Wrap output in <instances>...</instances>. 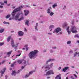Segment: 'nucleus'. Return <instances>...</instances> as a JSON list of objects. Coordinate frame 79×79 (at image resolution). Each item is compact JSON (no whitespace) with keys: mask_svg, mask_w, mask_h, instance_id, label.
I'll use <instances>...</instances> for the list:
<instances>
[{"mask_svg":"<svg viewBox=\"0 0 79 79\" xmlns=\"http://www.w3.org/2000/svg\"><path fill=\"white\" fill-rule=\"evenodd\" d=\"M27 29H26V28H25L24 29V32H27Z\"/></svg>","mask_w":79,"mask_h":79,"instance_id":"c03bdc74","label":"nucleus"},{"mask_svg":"<svg viewBox=\"0 0 79 79\" xmlns=\"http://www.w3.org/2000/svg\"><path fill=\"white\" fill-rule=\"evenodd\" d=\"M39 53V51L37 50H34L29 52L28 56L30 59H35Z\"/></svg>","mask_w":79,"mask_h":79,"instance_id":"f257e3e1","label":"nucleus"},{"mask_svg":"<svg viewBox=\"0 0 79 79\" xmlns=\"http://www.w3.org/2000/svg\"><path fill=\"white\" fill-rule=\"evenodd\" d=\"M46 52V50H44L43 51V52Z\"/></svg>","mask_w":79,"mask_h":79,"instance_id":"338daca9","label":"nucleus"},{"mask_svg":"<svg viewBox=\"0 0 79 79\" xmlns=\"http://www.w3.org/2000/svg\"><path fill=\"white\" fill-rule=\"evenodd\" d=\"M18 34L19 36L22 37V36H23V35H24V32L22 31H20L18 32Z\"/></svg>","mask_w":79,"mask_h":79,"instance_id":"9d476101","label":"nucleus"},{"mask_svg":"<svg viewBox=\"0 0 79 79\" xmlns=\"http://www.w3.org/2000/svg\"><path fill=\"white\" fill-rule=\"evenodd\" d=\"M54 72L53 71V70H51L48 71L46 73V75L48 76V75H50L51 74H53Z\"/></svg>","mask_w":79,"mask_h":79,"instance_id":"423d86ee","label":"nucleus"},{"mask_svg":"<svg viewBox=\"0 0 79 79\" xmlns=\"http://www.w3.org/2000/svg\"><path fill=\"white\" fill-rule=\"evenodd\" d=\"M62 32L61 31H60L59 32V34H62Z\"/></svg>","mask_w":79,"mask_h":79,"instance_id":"bf43d9fd","label":"nucleus"},{"mask_svg":"<svg viewBox=\"0 0 79 79\" xmlns=\"http://www.w3.org/2000/svg\"><path fill=\"white\" fill-rule=\"evenodd\" d=\"M70 31L72 33H77V27L73 25L71 27Z\"/></svg>","mask_w":79,"mask_h":79,"instance_id":"20e7f679","label":"nucleus"},{"mask_svg":"<svg viewBox=\"0 0 79 79\" xmlns=\"http://www.w3.org/2000/svg\"><path fill=\"white\" fill-rule=\"evenodd\" d=\"M69 69V67H66L64 68L62 70L63 71H64V72H65L66 71V70H68Z\"/></svg>","mask_w":79,"mask_h":79,"instance_id":"412c9836","label":"nucleus"},{"mask_svg":"<svg viewBox=\"0 0 79 79\" xmlns=\"http://www.w3.org/2000/svg\"><path fill=\"white\" fill-rule=\"evenodd\" d=\"M53 15H54V13L53 12H51L50 13V15L51 16H52Z\"/></svg>","mask_w":79,"mask_h":79,"instance_id":"7c9ffc66","label":"nucleus"},{"mask_svg":"<svg viewBox=\"0 0 79 79\" xmlns=\"http://www.w3.org/2000/svg\"><path fill=\"white\" fill-rule=\"evenodd\" d=\"M11 67H13V66H14V64H12L11 65Z\"/></svg>","mask_w":79,"mask_h":79,"instance_id":"6e6d98bb","label":"nucleus"},{"mask_svg":"<svg viewBox=\"0 0 79 79\" xmlns=\"http://www.w3.org/2000/svg\"><path fill=\"white\" fill-rule=\"evenodd\" d=\"M56 47H52V49H53V50H54V49H56Z\"/></svg>","mask_w":79,"mask_h":79,"instance_id":"79ce46f5","label":"nucleus"},{"mask_svg":"<svg viewBox=\"0 0 79 79\" xmlns=\"http://www.w3.org/2000/svg\"><path fill=\"white\" fill-rule=\"evenodd\" d=\"M3 23L4 24H10V23L9 22H7L5 21L4 22H3Z\"/></svg>","mask_w":79,"mask_h":79,"instance_id":"c9c22d12","label":"nucleus"},{"mask_svg":"<svg viewBox=\"0 0 79 79\" xmlns=\"http://www.w3.org/2000/svg\"><path fill=\"white\" fill-rule=\"evenodd\" d=\"M52 6L53 8H54V9H55V7H56V6H57V3H56L54 4Z\"/></svg>","mask_w":79,"mask_h":79,"instance_id":"b1692460","label":"nucleus"},{"mask_svg":"<svg viewBox=\"0 0 79 79\" xmlns=\"http://www.w3.org/2000/svg\"><path fill=\"white\" fill-rule=\"evenodd\" d=\"M28 44H26L25 45L24 47H25L26 48H27V47H28Z\"/></svg>","mask_w":79,"mask_h":79,"instance_id":"a18cd8bd","label":"nucleus"},{"mask_svg":"<svg viewBox=\"0 0 79 79\" xmlns=\"http://www.w3.org/2000/svg\"><path fill=\"white\" fill-rule=\"evenodd\" d=\"M0 8H3V6H0Z\"/></svg>","mask_w":79,"mask_h":79,"instance_id":"052dcab7","label":"nucleus"},{"mask_svg":"<svg viewBox=\"0 0 79 79\" xmlns=\"http://www.w3.org/2000/svg\"><path fill=\"white\" fill-rule=\"evenodd\" d=\"M29 50V47H27V48H26V51H27Z\"/></svg>","mask_w":79,"mask_h":79,"instance_id":"864d4df0","label":"nucleus"},{"mask_svg":"<svg viewBox=\"0 0 79 79\" xmlns=\"http://www.w3.org/2000/svg\"><path fill=\"white\" fill-rule=\"evenodd\" d=\"M5 60H3V61H2V63L3 64V63H5Z\"/></svg>","mask_w":79,"mask_h":79,"instance_id":"69168bd1","label":"nucleus"},{"mask_svg":"<svg viewBox=\"0 0 79 79\" xmlns=\"http://www.w3.org/2000/svg\"><path fill=\"white\" fill-rule=\"evenodd\" d=\"M29 20H27L25 22V25H27V26H29Z\"/></svg>","mask_w":79,"mask_h":79,"instance_id":"aec40b11","label":"nucleus"},{"mask_svg":"<svg viewBox=\"0 0 79 79\" xmlns=\"http://www.w3.org/2000/svg\"><path fill=\"white\" fill-rule=\"evenodd\" d=\"M73 76H75V77L76 78H77V76L76 75V74H73Z\"/></svg>","mask_w":79,"mask_h":79,"instance_id":"8fccbe9b","label":"nucleus"},{"mask_svg":"<svg viewBox=\"0 0 79 79\" xmlns=\"http://www.w3.org/2000/svg\"><path fill=\"white\" fill-rule=\"evenodd\" d=\"M6 68H4L1 71L0 73H1V76H3V74H4V73L5 72V70H6Z\"/></svg>","mask_w":79,"mask_h":79,"instance_id":"6e6552de","label":"nucleus"},{"mask_svg":"<svg viewBox=\"0 0 79 79\" xmlns=\"http://www.w3.org/2000/svg\"><path fill=\"white\" fill-rule=\"evenodd\" d=\"M77 55V52H76L74 53V57H75Z\"/></svg>","mask_w":79,"mask_h":79,"instance_id":"e433bc0d","label":"nucleus"},{"mask_svg":"<svg viewBox=\"0 0 79 79\" xmlns=\"http://www.w3.org/2000/svg\"><path fill=\"white\" fill-rule=\"evenodd\" d=\"M71 44V41L69 40L67 42V45H70Z\"/></svg>","mask_w":79,"mask_h":79,"instance_id":"cd10ccee","label":"nucleus"},{"mask_svg":"<svg viewBox=\"0 0 79 79\" xmlns=\"http://www.w3.org/2000/svg\"><path fill=\"white\" fill-rule=\"evenodd\" d=\"M69 53H73V50H71L69 52Z\"/></svg>","mask_w":79,"mask_h":79,"instance_id":"49530a36","label":"nucleus"},{"mask_svg":"<svg viewBox=\"0 0 79 79\" xmlns=\"http://www.w3.org/2000/svg\"><path fill=\"white\" fill-rule=\"evenodd\" d=\"M18 52L19 54V55H16V57H18V56H19L21 55V51H18Z\"/></svg>","mask_w":79,"mask_h":79,"instance_id":"4be33fe9","label":"nucleus"},{"mask_svg":"<svg viewBox=\"0 0 79 79\" xmlns=\"http://www.w3.org/2000/svg\"><path fill=\"white\" fill-rule=\"evenodd\" d=\"M51 13V10H50V9H48L47 10V13Z\"/></svg>","mask_w":79,"mask_h":79,"instance_id":"473e14b6","label":"nucleus"},{"mask_svg":"<svg viewBox=\"0 0 79 79\" xmlns=\"http://www.w3.org/2000/svg\"><path fill=\"white\" fill-rule=\"evenodd\" d=\"M26 6V7H28V8H29V7H30V6H28V5Z\"/></svg>","mask_w":79,"mask_h":79,"instance_id":"680f3d73","label":"nucleus"},{"mask_svg":"<svg viewBox=\"0 0 79 79\" xmlns=\"http://www.w3.org/2000/svg\"><path fill=\"white\" fill-rule=\"evenodd\" d=\"M61 69V67H60L58 68V70H60V69Z\"/></svg>","mask_w":79,"mask_h":79,"instance_id":"4d7b16f0","label":"nucleus"},{"mask_svg":"<svg viewBox=\"0 0 79 79\" xmlns=\"http://www.w3.org/2000/svg\"><path fill=\"white\" fill-rule=\"evenodd\" d=\"M17 62L19 64H21V63H23V64H24V63L25 62L26 63V61L25 60H18Z\"/></svg>","mask_w":79,"mask_h":79,"instance_id":"1a4fd4ad","label":"nucleus"},{"mask_svg":"<svg viewBox=\"0 0 79 79\" xmlns=\"http://www.w3.org/2000/svg\"><path fill=\"white\" fill-rule=\"evenodd\" d=\"M23 14L22 12L21 13H17L16 15L14 17V19L17 21H20L23 19H24V17L23 16ZM22 15V16L21 18H19V16Z\"/></svg>","mask_w":79,"mask_h":79,"instance_id":"f03ea898","label":"nucleus"},{"mask_svg":"<svg viewBox=\"0 0 79 79\" xmlns=\"http://www.w3.org/2000/svg\"><path fill=\"white\" fill-rule=\"evenodd\" d=\"M5 77L6 79H7V77H8V76H7V75H6Z\"/></svg>","mask_w":79,"mask_h":79,"instance_id":"0e129e2a","label":"nucleus"},{"mask_svg":"<svg viewBox=\"0 0 79 79\" xmlns=\"http://www.w3.org/2000/svg\"><path fill=\"white\" fill-rule=\"evenodd\" d=\"M34 27L35 30L36 31H38V29L37 28V27H38V23H36Z\"/></svg>","mask_w":79,"mask_h":79,"instance_id":"ddd939ff","label":"nucleus"},{"mask_svg":"<svg viewBox=\"0 0 79 79\" xmlns=\"http://www.w3.org/2000/svg\"><path fill=\"white\" fill-rule=\"evenodd\" d=\"M66 6H64L63 7V10H64V9H66Z\"/></svg>","mask_w":79,"mask_h":79,"instance_id":"58836bf2","label":"nucleus"},{"mask_svg":"<svg viewBox=\"0 0 79 79\" xmlns=\"http://www.w3.org/2000/svg\"><path fill=\"white\" fill-rule=\"evenodd\" d=\"M66 30L69 34V35L71 34V31H69V26H68L67 27Z\"/></svg>","mask_w":79,"mask_h":79,"instance_id":"dca6fc26","label":"nucleus"},{"mask_svg":"<svg viewBox=\"0 0 79 79\" xmlns=\"http://www.w3.org/2000/svg\"><path fill=\"white\" fill-rule=\"evenodd\" d=\"M53 63H52L49 66L50 67V68H52V67H53Z\"/></svg>","mask_w":79,"mask_h":79,"instance_id":"4c0bfd02","label":"nucleus"},{"mask_svg":"<svg viewBox=\"0 0 79 79\" xmlns=\"http://www.w3.org/2000/svg\"><path fill=\"white\" fill-rule=\"evenodd\" d=\"M12 19V18H9V20H11Z\"/></svg>","mask_w":79,"mask_h":79,"instance_id":"774afa93","label":"nucleus"},{"mask_svg":"<svg viewBox=\"0 0 79 79\" xmlns=\"http://www.w3.org/2000/svg\"><path fill=\"white\" fill-rule=\"evenodd\" d=\"M70 77H71V79H75V78H74V77H73V76H71Z\"/></svg>","mask_w":79,"mask_h":79,"instance_id":"09e8293b","label":"nucleus"},{"mask_svg":"<svg viewBox=\"0 0 79 79\" xmlns=\"http://www.w3.org/2000/svg\"><path fill=\"white\" fill-rule=\"evenodd\" d=\"M21 71V69L19 70L18 71V73H20Z\"/></svg>","mask_w":79,"mask_h":79,"instance_id":"3c124183","label":"nucleus"},{"mask_svg":"<svg viewBox=\"0 0 79 79\" xmlns=\"http://www.w3.org/2000/svg\"><path fill=\"white\" fill-rule=\"evenodd\" d=\"M68 24L66 23H65L63 25V27H65V26H67Z\"/></svg>","mask_w":79,"mask_h":79,"instance_id":"c756f323","label":"nucleus"},{"mask_svg":"<svg viewBox=\"0 0 79 79\" xmlns=\"http://www.w3.org/2000/svg\"><path fill=\"white\" fill-rule=\"evenodd\" d=\"M11 36H9L7 38V42H10V39H11Z\"/></svg>","mask_w":79,"mask_h":79,"instance_id":"a878e982","label":"nucleus"},{"mask_svg":"<svg viewBox=\"0 0 79 79\" xmlns=\"http://www.w3.org/2000/svg\"><path fill=\"white\" fill-rule=\"evenodd\" d=\"M48 35H52V33H48Z\"/></svg>","mask_w":79,"mask_h":79,"instance_id":"5fc2aeb1","label":"nucleus"},{"mask_svg":"<svg viewBox=\"0 0 79 79\" xmlns=\"http://www.w3.org/2000/svg\"><path fill=\"white\" fill-rule=\"evenodd\" d=\"M77 55H78V56L79 57V52H77Z\"/></svg>","mask_w":79,"mask_h":79,"instance_id":"13d9d810","label":"nucleus"},{"mask_svg":"<svg viewBox=\"0 0 79 79\" xmlns=\"http://www.w3.org/2000/svg\"><path fill=\"white\" fill-rule=\"evenodd\" d=\"M24 13L25 16H27L29 14V10H24Z\"/></svg>","mask_w":79,"mask_h":79,"instance_id":"0eeeda50","label":"nucleus"},{"mask_svg":"<svg viewBox=\"0 0 79 79\" xmlns=\"http://www.w3.org/2000/svg\"><path fill=\"white\" fill-rule=\"evenodd\" d=\"M23 64L24 65L22 66V67H21L22 69H24V68L25 67H26V66L27 65V63H26V62H24V63H23Z\"/></svg>","mask_w":79,"mask_h":79,"instance_id":"2eb2a0df","label":"nucleus"},{"mask_svg":"<svg viewBox=\"0 0 79 79\" xmlns=\"http://www.w3.org/2000/svg\"><path fill=\"white\" fill-rule=\"evenodd\" d=\"M18 45H19V43H16L15 44V45L14 47L15 49V51H16V49L17 48V47H18Z\"/></svg>","mask_w":79,"mask_h":79,"instance_id":"6ab92c4d","label":"nucleus"},{"mask_svg":"<svg viewBox=\"0 0 79 79\" xmlns=\"http://www.w3.org/2000/svg\"><path fill=\"white\" fill-rule=\"evenodd\" d=\"M4 31H5V29L2 28L1 30H0V33H2V32H3Z\"/></svg>","mask_w":79,"mask_h":79,"instance_id":"bb28decb","label":"nucleus"},{"mask_svg":"<svg viewBox=\"0 0 79 79\" xmlns=\"http://www.w3.org/2000/svg\"><path fill=\"white\" fill-rule=\"evenodd\" d=\"M32 73H33V71H31L29 73V75H31V74H32Z\"/></svg>","mask_w":79,"mask_h":79,"instance_id":"ea45409f","label":"nucleus"},{"mask_svg":"<svg viewBox=\"0 0 79 79\" xmlns=\"http://www.w3.org/2000/svg\"><path fill=\"white\" fill-rule=\"evenodd\" d=\"M4 3H6V4H7V1H4Z\"/></svg>","mask_w":79,"mask_h":79,"instance_id":"de8ad7c7","label":"nucleus"},{"mask_svg":"<svg viewBox=\"0 0 79 79\" xmlns=\"http://www.w3.org/2000/svg\"><path fill=\"white\" fill-rule=\"evenodd\" d=\"M0 4L1 5H4V3L2 2H0Z\"/></svg>","mask_w":79,"mask_h":79,"instance_id":"37998d69","label":"nucleus"},{"mask_svg":"<svg viewBox=\"0 0 79 79\" xmlns=\"http://www.w3.org/2000/svg\"><path fill=\"white\" fill-rule=\"evenodd\" d=\"M10 16H11V15H8L7 16H6V19H7V18H9Z\"/></svg>","mask_w":79,"mask_h":79,"instance_id":"2f4dec72","label":"nucleus"},{"mask_svg":"<svg viewBox=\"0 0 79 79\" xmlns=\"http://www.w3.org/2000/svg\"><path fill=\"white\" fill-rule=\"evenodd\" d=\"M11 44L12 47H15V42H14V40L13 39L11 40Z\"/></svg>","mask_w":79,"mask_h":79,"instance_id":"4468645a","label":"nucleus"},{"mask_svg":"<svg viewBox=\"0 0 79 79\" xmlns=\"http://www.w3.org/2000/svg\"><path fill=\"white\" fill-rule=\"evenodd\" d=\"M33 40H34L35 41H37V38L35 37H33Z\"/></svg>","mask_w":79,"mask_h":79,"instance_id":"72a5a7b5","label":"nucleus"},{"mask_svg":"<svg viewBox=\"0 0 79 79\" xmlns=\"http://www.w3.org/2000/svg\"><path fill=\"white\" fill-rule=\"evenodd\" d=\"M24 6L22 5L19 6V7L15 9L11 13V15L13 17H14V16H15V15H16V12H18V11H20L21 9L23 8H24Z\"/></svg>","mask_w":79,"mask_h":79,"instance_id":"7ed1b4c3","label":"nucleus"},{"mask_svg":"<svg viewBox=\"0 0 79 79\" xmlns=\"http://www.w3.org/2000/svg\"><path fill=\"white\" fill-rule=\"evenodd\" d=\"M47 68L48 69H50V68H49V65H47L46 66L45 65H44L42 67V69H47Z\"/></svg>","mask_w":79,"mask_h":79,"instance_id":"f8f14e48","label":"nucleus"},{"mask_svg":"<svg viewBox=\"0 0 79 79\" xmlns=\"http://www.w3.org/2000/svg\"><path fill=\"white\" fill-rule=\"evenodd\" d=\"M4 44V43H0V46H2V45H3Z\"/></svg>","mask_w":79,"mask_h":79,"instance_id":"a19ab883","label":"nucleus"},{"mask_svg":"<svg viewBox=\"0 0 79 79\" xmlns=\"http://www.w3.org/2000/svg\"><path fill=\"white\" fill-rule=\"evenodd\" d=\"M60 31H61V28L58 27L56 28L54 30L53 33H54V34H55L56 33H59Z\"/></svg>","mask_w":79,"mask_h":79,"instance_id":"39448f33","label":"nucleus"},{"mask_svg":"<svg viewBox=\"0 0 79 79\" xmlns=\"http://www.w3.org/2000/svg\"><path fill=\"white\" fill-rule=\"evenodd\" d=\"M74 38H78L79 39V35L77 34L75 35L74 36Z\"/></svg>","mask_w":79,"mask_h":79,"instance_id":"c85d7f7f","label":"nucleus"},{"mask_svg":"<svg viewBox=\"0 0 79 79\" xmlns=\"http://www.w3.org/2000/svg\"><path fill=\"white\" fill-rule=\"evenodd\" d=\"M29 76H30V75H29V73H28L25 75V77L27 78V77H28Z\"/></svg>","mask_w":79,"mask_h":79,"instance_id":"f704fd0d","label":"nucleus"},{"mask_svg":"<svg viewBox=\"0 0 79 79\" xmlns=\"http://www.w3.org/2000/svg\"><path fill=\"white\" fill-rule=\"evenodd\" d=\"M54 60H55V59H50L48 60H47V61H46V64H48L49 62H50V61H54Z\"/></svg>","mask_w":79,"mask_h":79,"instance_id":"a211bd4d","label":"nucleus"},{"mask_svg":"<svg viewBox=\"0 0 79 79\" xmlns=\"http://www.w3.org/2000/svg\"><path fill=\"white\" fill-rule=\"evenodd\" d=\"M11 51H10L7 52V55H8V56H10V55H11Z\"/></svg>","mask_w":79,"mask_h":79,"instance_id":"393cba45","label":"nucleus"},{"mask_svg":"<svg viewBox=\"0 0 79 79\" xmlns=\"http://www.w3.org/2000/svg\"><path fill=\"white\" fill-rule=\"evenodd\" d=\"M53 51L52 50H51L50 51V53H53Z\"/></svg>","mask_w":79,"mask_h":79,"instance_id":"603ef678","label":"nucleus"},{"mask_svg":"<svg viewBox=\"0 0 79 79\" xmlns=\"http://www.w3.org/2000/svg\"><path fill=\"white\" fill-rule=\"evenodd\" d=\"M16 72L15 70H14L11 73V75L12 76H16Z\"/></svg>","mask_w":79,"mask_h":79,"instance_id":"9b49d317","label":"nucleus"},{"mask_svg":"<svg viewBox=\"0 0 79 79\" xmlns=\"http://www.w3.org/2000/svg\"><path fill=\"white\" fill-rule=\"evenodd\" d=\"M55 27V26L53 25H51L49 27V29H50V31H52V29H53V28H54Z\"/></svg>","mask_w":79,"mask_h":79,"instance_id":"f3484780","label":"nucleus"},{"mask_svg":"<svg viewBox=\"0 0 79 79\" xmlns=\"http://www.w3.org/2000/svg\"><path fill=\"white\" fill-rule=\"evenodd\" d=\"M56 79H61V76L60 75H57L56 78Z\"/></svg>","mask_w":79,"mask_h":79,"instance_id":"5701e85b","label":"nucleus"},{"mask_svg":"<svg viewBox=\"0 0 79 79\" xmlns=\"http://www.w3.org/2000/svg\"><path fill=\"white\" fill-rule=\"evenodd\" d=\"M72 24H73H73H74V21H72Z\"/></svg>","mask_w":79,"mask_h":79,"instance_id":"e2e57ef3","label":"nucleus"}]
</instances>
